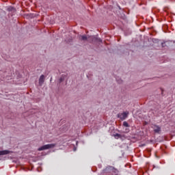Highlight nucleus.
<instances>
[{
	"label": "nucleus",
	"mask_w": 175,
	"mask_h": 175,
	"mask_svg": "<svg viewBox=\"0 0 175 175\" xmlns=\"http://www.w3.org/2000/svg\"><path fill=\"white\" fill-rule=\"evenodd\" d=\"M154 131L155 133H159V132H161V127L156 126Z\"/></svg>",
	"instance_id": "8"
},
{
	"label": "nucleus",
	"mask_w": 175,
	"mask_h": 175,
	"mask_svg": "<svg viewBox=\"0 0 175 175\" xmlns=\"http://www.w3.org/2000/svg\"><path fill=\"white\" fill-rule=\"evenodd\" d=\"M110 169H111L112 172H113V173H116L117 174V173H118V170L116 168L113 167H110Z\"/></svg>",
	"instance_id": "9"
},
{
	"label": "nucleus",
	"mask_w": 175,
	"mask_h": 175,
	"mask_svg": "<svg viewBox=\"0 0 175 175\" xmlns=\"http://www.w3.org/2000/svg\"><path fill=\"white\" fill-rule=\"evenodd\" d=\"M161 45H162V47H165V42H163L162 44H161Z\"/></svg>",
	"instance_id": "13"
},
{
	"label": "nucleus",
	"mask_w": 175,
	"mask_h": 175,
	"mask_svg": "<svg viewBox=\"0 0 175 175\" xmlns=\"http://www.w3.org/2000/svg\"><path fill=\"white\" fill-rule=\"evenodd\" d=\"M67 76L66 75H61L60 78L59 79V83L61 84V83L65 81V79H66Z\"/></svg>",
	"instance_id": "6"
},
{
	"label": "nucleus",
	"mask_w": 175,
	"mask_h": 175,
	"mask_svg": "<svg viewBox=\"0 0 175 175\" xmlns=\"http://www.w3.org/2000/svg\"><path fill=\"white\" fill-rule=\"evenodd\" d=\"M13 8H9L8 9V10L9 11V12H10V10H13Z\"/></svg>",
	"instance_id": "12"
},
{
	"label": "nucleus",
	"mask_w": 175,
	"mask_h": 175,
	"mask_svg": "<svg viewBox=\"0 0 175 175\" xmlns=\"http://www.w3.org/2000/svg\"><path fill=\"white\" fill-rule=\"evenodd\" d=\"M128 114H129V112H123L122 113L118 114V118H120L122 120H125L128 117Z\"/></svg>",
	"instance_id": "3"
},
{
	"label": "nucleus",
	"mask_w": 175,
	"mask_h": 175,
	"mask_svg": "<svg viewBox=\"0 0 175 175\" xmlns=\"http://www.w3.org/2000/svg\"><path fill=\"white\" fill-rule=\"evenodd\" d=\"M79 39L81 41V42H88V36L83 35V36H78Z\"/></svg>",
	"instance_id": "4"
},
{
	"label": "nucleus",
	"mask_w": 175,
	"mask_h": 175,
	"mask_svg": "<svg viewBox=\"0 0 175 175\" xmlns=\"http://www.w3.org/2000/svg\"><path fill=\"white\" fill-rule=\"evenodd\" d=\"M88 42H89V43H97L99 42H102V40L95 36H88Z\"/></svg>",
	"instance_id": "1"
},
{
	"label": "nucleus",
	"mask_w": 175,
	"mask_h": 175,
	"mask_svg": "<svg viewBox=\"0 0 175 175\" xmlns=\"http://www.w3.org/2000/svg\"><path fill=\"white\" fill-rule=\"evenodd\" d=\"M123 126L126 128H129V124H128L126 122H123Z\"/></svg>",
	"instance_id": "11"
},
{
	"label": "nucleus",
	"mask_w": 175,
	"mask_h": 175,
	"mask_svg": "<svg viewBox=\"0 0 175 175\" xmlns=\"http://www.w3.org/2000/svg\"><path fill=\"white\" fill-rule=\"evenodd\" d=\"M57 144H46L41 146L38 148V151H43L44 150H50V148H54Z\"/></svg>",
	"instance_id": "2"
},
{
	"label": "nucleus",
	"mask_w": 175,
	"mask_h": 175,
	"mask_svg": "<svg viewBox=\"0 0 175 175\" xmlns=\"http://www.w3.org/2000/svg\"><path fill=\"white\" fill-rule=\"evenodd\" d=\"M45 79H46V77H44V75H42L40 77V79H39V85H40V86L43 85V83H44Z\"/></svg>",
	"instance_id": "5"
},
{
	"label": "nucleus",
	"mask_w": 175,
	"mask_h": 175,
	"mask_svg": "<svg viewBox=\"0 0 175 175\" xmlns=\"http://www.w3.org/2000/svg\"><path fill=\"white\" fill-rule=\"evenodd\" d=\"M114 137H116V139H120V137H121V134L116 133Z\"/></svg>",
	"instance_id": "10"
},
{
	"label": "nucleus",
	"mask_w": 175,
	"mask_h": 175,
	"mask_svg": "<svg viewBox=\"0 0 175 175\" xmlns=\"http://www.w3.org/2000/svg\"><path fill=\"white\" fill-rule=\"evenodd\" d=\"M10 152H12L10 150H0V155H8Z\"/></svg>",
	"instance_id": "7"
}]
</instances>
